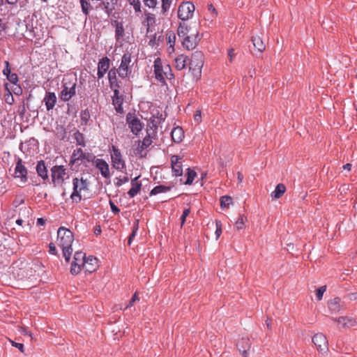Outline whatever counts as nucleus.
I'll return each mask as SVG.
<instances>
[{
	"instance_id": "36",
	"label": "nucleus",
	"mask_w": 357,
	"mask_h": 357,
	"mask_svg": "<svg viewBox=\"0 0 357 357\" xmlns=\"http://www.w3.org/2000/svg\"><path fill=\"white\" fill-rule=\"evenodd\" d=\"M74 139L76 141L77 145L81 146H86V142H85V137L84 135L80 132L79 130H76L74 134Z\"/></svg>"
},
{
	"instance_id": "59",
	"label": "nucleus",
	"mask_w": 357,
	"mask_h": 357,
	"mask_svg": "<svg viewBox=\"0 0 357 357\" xmlns=\"http://www.w3.org/2000/svg\"><path fill=\"white\" fill-rule=\"evenodd\" d=\"M190 213V208L184 209V211L183 212V214H182V215L181 217V226H183L184 225V223L185 222V219L189 215Z\"/></svg>"
},
{
	"instance_id": "18",
	"label": "nucleus",
	"mask_w": 357,
	"mask_h": 357,
	"mask_svg": "<svg viewBox=\"0 0 357 357\" xmlns=\"http://www.w3.org/2000/svg\"><path fill=\"white\" fill-rule=\"evenodd\" d=\"M139 177L140 176H138L131 179L130 183L132 187L128 192V195L130 198L135 197L141 190L142 183L137 181Z\"/></svg>"
},
{
	"instance_id": "9",
	"label": "nucleus",
	"mask_w": 357,
	"mask_h": 357,
	"mask_svg": "<svg viewBox=\"0 0 357 357\" xmlns=\"http://www.w3.org/2000/svg\"><path fill=\"white\" fill-rule=\"evenodd\" d=\"M86 254L83 252H76L74 255V260L71 264L70 273L73 275H77L81 271V266L86 259Z\"/></svg>"
},
{
	"instance_id": "51",
	"label": "nucleus",
	"mask_w": 357,
	"mask_h": 357,
	"mask_svg": "<svg viewBox=\"0 0 357 357\" xmlns=\"http://www.w3.org/2000/svg\"><path fill=\"white\" fill-rule=\"evenodd\" d=\"M138 224H139V223H138V220H137V221H136L135 225H134V227H133V230H132V233L130 234V236H129V237H128V244L129 245H130L131 242H132V241L133 238H134V237L135 236V235H136L137 230V229H138Z\"/></svg>"
},
{
	"instance_id": "61",
	"label": "nucleus",
	"mask_w": 357,
	"mask_h": 357,
	"mask_svg": "<svg viewBox=\"0 0 357 357\" xmlns=\"http://www.w3.org/2000/svg\"><path fill=\"white\" fill-rule=\"evenodd\" d=\"M215 224H216L215 234H216V238H218L219 236H220V234H222V228H221L222 224H221V222L218 221V220L215 221Z\"/></svg>"
},
{
	"instance_id": "60",
	"label": "nucleus",
	"mask_w": 357,
	"mask_h": 357,
	"mask_svg": "<svg viewBox=\"0 0 357 357\" xmlns=\"http://www.w3.org/2000/svg\"><path fill=\"white\" fill-rule=\"evenodd\" d=\"M5 67L3 70V74L8 77L11 73L10 63L8 61H4Z\"/></svg>"
},
{
	"instance_id": "20",
	"label": "nucleus",
	"mask_w": 357,
	"mask_h": 357,
	"mask_svg": "<svg viewBox=\"0 0 357 357\" xmlns=\"http://www.w3.org/2000/svg\"><path fill=\"white\" fill-rule=\"evenodd\" d=\"M158 128L157 121L151 119L147 123L146 135L150 134V138L155 139L157 138Z\"/></svg>"
},
{
	"instance_id": "50",
	"label": "nucleus",
	"mask_w": 357,
	"mask_h": 357,
	"mask_svg": "<svg viewBox=\"0 0 357 357\" xmlns=\"http://www.w3.org/2000/svg\"><path fill=\"white\" fill-rule=\"evenodd\" d=\"M116 181L114 183L116 187H120L121 186L123 183H127L129 181V178L128 176H124L123 178H121V177H116L115 178Z\"/></svg>"
},
{
	"instance_id": "32",
	"label": "nucleus",
	"mask_w": 357,
	"mask_h": 357,
	"mask_svg": "<svg viewBox=\"0 0 357 357\" xmlns=\"http://www.w3.org/2000/svg\"><path fill=\"white\" fill-rule=\"evenodd\" d=\"M188 59V56H184L183 54L178 55L175 59V67L178 70H181L184 69L186 66V61Z\"/></svg>"
},
{
	"instance_id": "38",
	"label": "nucleus",
	"mask_w": 357,
	"mask_h": 357,
	"mask_svg": "<svg viewBox=\"0 0 357 357\" xmlns=\"http://www.w3.org/2000/svg\"><path fill=\"white\" fill-rule=\"evenodd\" d=\"M188 27L185 23H180L177 29V34L179 38H183V40L188 36Z\"/></svg>"
},
{
	"instance_id": "17",
	"label": "nucleus",
	"mask_w": 357,
	"mask_h": 357,
	"mask_svg": "<svg viewBox=\"0 0 357 357\" xmlns=\"http://www.w3.org/2000/svg\"><path fill=\"white\" fill-rule=\"evenodd\" d=\"M236 347L239 352L242 354L243 357H248V351L251 347V344L248 338L243 337L237 342Z\"/></svg>"
},
{
	"instance_id": "57",
	"label": "nucleus",
	"mask_w": 357,
	"mask_h": 357,
	"mask_svg": "<svg viewBox=\"0 0 357 357\" xmlns=\"http://www.w3.org/2000/svg\"><path fill=\"white\" fill-rule=\"evenodd\" d=\"M167 116V114H165V117H163V115L162 113H160L159 111H157L155 114H153V119L155 118L158 119L159 121L158 122V125H159L162 121H165V117Z\"/></svg>"
},
{
	"instance_id": "24",
	"label": "nucleus",
	"mask_w": 357,
	"mask_h": 357,
	"mask_svg": "<svg viewBox=\"0 0 357 357\" xmlns=\"http://www.w3.org/2000/svg\"><path fill=\"white\" fill-rule=\"evenodd\" d=\"M36 169L38 175L40 176L44 181L49 179L47 169L44 160H41L38 161Z\"/></svg>"
},
{
	"instance_id": "63",
	"label": "nucleus",
	"mask_w": 357,
	"mask_h": 357,
	"mask_svg": "<svg viewBox=\"0 0 357 357\" xmlns=\"http://www.w3.org/2000/svg\"><path fill=\"white\" fill-rule=\"evenodd\" d=\"M144 4L149 8H155L157 5V0H144Z\"/></svg>"
},
{
	"instance_id": "5",
	"label": "nucleus",
	"mask_w": 357,
	"mask_h": 357,
	"mask_svg": "<svg viewBox=\"0 0 357 357\" xmlns=\"http://www.w3.org/2000/svg\"><path fill=\"white\" fill-rule=\"evenodd\" d=\"M112 151L111 162L112 168L119 172H123L126 165L120 150L113 145L112 146Z\"/></svg>"
},
{
	"instance_id": "42",
	"label": "nucleus",
	"mask_w": 357,
	"mask_h": 357,
	"mask_svg": "<svg viewBox=\"0 0 357 357\" xmlns=\"http://www.w3.org/2000/svg\"><path fill=\"white\" fill-rule=\"evenodd\" d=\"M185 176L187 178L185 184L191 185L193 182V180L195 179V177L197 176V173L193 169L188 168Z\"/></svg>"
},
{
	"instance_id": "39",
	"label": "nucleus",
	"mask_w": 357,
	"mask_h": 357,
	"mask_svg": "<svg viewBox=\"0 0 357 357\" xmlns=\"http://www.w3.org/2000/svg\"><path fill=\"white\" fill-rule=\"evenodd\" d=\"M152 142L153 141L152 139L150 138V134H149V135H146L142 142V144L137 148V153L148 148L152 144Z\"/></svg>"
},
{
	"instance_id": "23",
	"label": "nucleus",
	"mask_w": 357,
	"mask_h": 357,
	"mask_svg": "<svg viewBox=\"0 0 357 357\" xmlns=\"http://www.w3.org/2000/svg\"><path fill=\"white\" fill-rule=\"evenodd\" d=\"M112 25L115 26V38L116 40L122 39L125 34V29L122 22L114 20L112 22Z\"/></svg>"
},
{
	"instance_id": "22",
	"label": "nucleus",
	"mask_w": 357,
	"mask_h": 357,
	"mask_svg": "<svg viewBox=\"0 0 357 357\" xmlns=\"http://www.w3.org/2000/svg\"><path fill=\"white\" fill-rule=\"evenodd\" d=\"M118 73L117 68L115 67L111 68L108 72V79L109 83V86L111 89H114V87L116 88H120V84L119 82L117 80L116 74Z\"/></svg>"
},
{
	"instance_id": "52",
	"label": "nucleus",
	"mask_w": 357,
	"mask_h": 357,
	"mask_svg": "<svg viewBox=\"0 0 357 357\" xmlns=\"http://www.w3.org/2000/svg\"><path fill=\"white\" fill-rule=\"evenodd\" d=\"M326 290V286H321L317 289L316 296L318 301H321L323 297L324 293Z\"/></svg>"
},
{
	"instance_id": "26",
	"label": "nucleus",
	"mask_w": 357,
	"mask_h": 357,
	"mask_svg": "<svg viewBox=\"0 0 357 357\" xmlns=\"http://www.w3.org/2000/svg\"><path fill=\"white\" fill-rule=\"evenodd\" d=\"M328 307L331 312L336 313L340 312L342 309L340 298L335 297L331 300L328 303Z\"/></svg>"
},
{
	"instance_id": "10",
	"label": "nucleus",
	"mask_w": 357,
	"mask_h": 357,
	"mask_svg": "<svg viewBox=\"0 0 357 357\" xmlns=\"http://www.w3.org/2000/svg\"><path fill=\"white\" fill-rule=\"evenodd\" d=\"M28 170L26 167L22 164V160L17 158L16 166L15 168V177L20 178L21 181H27Z\"/></svg>"
},
{
	"instance_id": "48",
	"label": "nucleus",
	"mask_w": 357,
	"mask_h": 357,
	"mask_svg": "<svg viewBox=\"0 0 357 357\" xmlns=\"http://www.w3.org/2000/svg\"><path fill=\"white\" fill-rule=\"evenodd\" d=\"M165 71L164 72V76L167 79L171 80L174 79V75L172 72V69L169 65H166L165 66Z\"/></svg>"
},
{
	"instance_id": "46",
	"label": "nucleus",
	"mask_w": 357,
	"mask_h": 357,
	"mask_svg": "<svg viewBox=\"0 0 357 357\" xmlns=\"http://www.w3.org/2000/svg\"><path fill=\"white\" fill-rule=\"evenodd\" d=\"M245 220H247V217L244 215H240L239 218L235 222V225L238 230L243 229Z\"/></svg>"
},
{
	"instance_id": "8",
	"label": "nucleus",
	"mask_w": 357,
	"mask_h": 357,
	"mask_svg": "<svg viewBox=\"0 0 357 357\" xmlns=\"http://www.w3.org/2000/svg\"><path fill=\"white\" fill-rule=\"evenodd\" d=\"M52 181L54 185H62L66 175V169L63 165H54L51 169Z\"/></svg>"
},
{
	"instance_id": "40",
	"label": "nucleus",
	"mask_w": 357,
	"mask_h": 357,
	"mask_svg": "<svg viewBox=\"0 0 357 357\" xmlns=\"http://www.w3.org/2000/svg\"><path fill=\"white\" fill-rule=\"evenodd\" d=\"M90 117H91L90 112L87 108L82 110L81 113H80L82 125H83V126L88 125Z\"/></svg>"
},
{
	"instance_id": "7",
	"label": "nucleus",
	"mask_w": 357,
	"mask_h": 357,
	"mask_svg": "<svg viewBox=\"0 0 357 357\" xmlns=\"http://www.w3.org/2000/svg\"><path fill=\"white\" fill-rule=\"evenodd\" d=\"M126 123L131 132L135 135H137L144 128V123L135 116V112L127 114Z\"/></svg>"
},
{
	"instance_id": "28",
	"label": "nucleus",
	"mask_w": 357,
	"mask_h": 357,
	"mask_svg": "<svg viewBox=\"0 0 357 357\" xmlns=\"http://www.w3.org/2000/svg\"><path fill=\"white\" fill-rule=\"evenodd\" d=\"M77 153H79V155L77 157V159H80V160L82 161L86 160L87 162H91L94 164V160L98 159L92 153L86 154L85 153H84L83 150L81 148L77 149Z\"/></svg>"
},
{
	"instance_id": "15",
	"label": "nucleus",
	"mask_w": 357,
	"mask_h": 357,
	"mask_svg": "<svg viewBox=\"0 0 357 357\" xmlns=\"http://www.w3.org/2000/svg\"><path fill=\"white\" fill-rule=\"evenodd\" d=\"M98 260L93 256H89L85 261L82 262V266L85 272L90 273L96 271L98 268Z\"/></svg>"
},
{
	"instance_id": "64",
	"label": "nucleus",
	"mask_w": 357,
	"mask_h": 357,
	"mask_svg": "<svg viewBox=\"0 0 357 357\" xmlns=\"http://www.w3.org/2000/svg\"><path fill=\"white\" fill-rule=\"evenodd\" d=\"M109 206L111 208V211L114 214H118L120 212V209L114 204V203L112 200H109Z\"/></svg>"
},
{
	"instance_id": "34",
	"label": "nucleus",
	"mask_w": 357,
	"mask_h": 357,
	"mask_svg": "<svg viewBox=\"0 0 357 357\" xmlns=\"http://www.w3.org/2000/svg\"><path fill=\"white\" fill-rule=\"evenodd\" d=\"M171 189H172V186H166V185H159L154 187L151 190L150 195L153 196V195H158L159 193L167 192L168 191H170Z\"/></svg>"
},
{
	"instance_id": "11",
	"label": "nucleus",
	"mask_w": 357,
	"mask_h": 357,
	"mask_svg": "<svg viewBox=\"0 0 357 357\" xmlns=\"http://www.w3.org/2000/svg\"><path fill=\"white\" fill-rule=\"evenodd\" d=\"M22 266L13 264L11 266L12 274L13 277L18 280H23L28 278V269L23 263H21Z\"/></svg>"
},
{
	"instance_id": "45",
	"label": "nucleus",
	"mask_w": 357,
	"mask_h": 357,
	"mask_svg": "<svg viewBox=\"0 0 357 357\" xmlns=\"http://www.w3.org/2000/svg\"><path fill=\"white\" fill-rule=\"evenodd\" d=\"M167 38L168 40V43L170 45L169 48H172V50H174V44L176 41V36L173 31H169L167 33Z\"/></svg>"
},
{
	"instance_id": "56",
	"label": "nucleus",
	"mask_w": 357,
	"mask_h": 357,
	"mask_svg": "<svg viewBox=\"0 0 357 357\" xmlns=\"http://www.w3.org/2000/svg\"><path fill=\"white\" fill-rule=\"evenodd\" d=\"M117 70H118L117 73L119 74V77H121V78H125V77H128L129 74L131 73V70H127V69L122 70L121 67H120V66Z\"/></svg>"
},
{
	"instance_id": "30",
	"label": "nucleus",
	"mask_w": 357,
	"mask_h": 357,
	"mask_svg": "<svg viewBox=\"0 0 357 357\" xmlns=\"http://www.w3.org/2000/svg\"><path fill=\"white\" fill-rule=\"evenodd\" d=\"M286 191V187L283 183H279L276 185L275 189L272 192L271 196L273 199L280 198Z\"/></svg>"
},
{
	"instance_id": "53",
	"label": "nucleus",
	"mask_w": 357,
	"mask_h": 357,
	"mask_svg": "<svg viewBox=\"0 0 357 357\" xmlns=\"http://www.w3.org/2000/svg\"><path fill=\"white\" fill-rule=\"evenodd\" d=\"M130 5H132L135 12L141 11V4L139 0H128Z\"/></svg>"
},
{
	"instance_id": "14",
	"label": "nucleus",
	"mask_w": 357,
	"mask_h": 357,
	"mask_svg": "<svg viewBox=\"0 0 357 357\" xmlns=\"http://www.w3.org/2000/svg\"><path fill=\"white\" fill-rule=\"evenodd\" d=\"M154 74L156 79L160 82L162 84H165V77L164 76V72L165 69L163 68L162 65L161 59L157 58L154 61Z\"/></svg>"
},
{
	"instance_id": "47",
	"label": "nucleus",
	"mask_w": 357,
	"mask_h": 357,
	"mask_svg": "<svg viewBox=\"0 0 357 357\" xmlns=\"http://www.w3.org/2000/svg\"><path fill=\"white\" fill-rule=\"evenodd\" d=\"M5 87L7 89V93L5 94V96H4L5 101L6 103H8L9 105H12L14 102V98H13V96L11 92L10 91V90L8 88L7 83L5 84Z\"/></svg>"
},
{
	"instance_id": "35",
	"label": "nucleus",
	"mask_w": 357,
	"mask_h": 357,
	"mask_svg": "<svg viewBox=\"0 0 357 357\" xmlns=\"http://www.w3.org/2000/svg\"><path fill=\"white\" fill-rule=\"evenodd\" d=\"M110 65V60L107 56H104L102 59L99 60V62L98 63V68L100 70L104 71L105 73H107L109 68Z\"/></svg>"
},
{
	"instance_id": "13",
	"label": "nucleus",
	"mask_w": 357,
	"mask_h": 357,
	"mask_svg": "<svg viewBox=\"0 0 357 357\" xmlns=\"http://www.w3.org/2000/svg\"><path fill=\"white\" fill-rule=\"evenodd\" d=\"M96 167L100 172L101 175L105 178H109L111 174L108 163L103 159L98 158L94 160Z\"/></svg>"
},
{
	"instance_id": "31",
	"label": "nucleus",
	"mask_w": 357,
	"mask_h": 357,
	"mask_svg": "<svg viewBox=\"0 0 357 357\" xmlns=\"http://www.w3.org/2000/svg\"><path fill=\"white\" fill-rule=\"evenodd\" d=\"M131 62V53L129 52H126L122 58H121V62L120 64V67H121L122 70H131L129 65Z\"/></svg>"
},
{
	"instance_id": "41",
	"label": "nucleus",
	"mask_w": 357,
	"mask_h": 357,
	"mask_svg": "<svg viewBox=\"0 0 357 357\" xmlns=\"http://www.w3.org/2000/svg\"><path fill=\"white\" fill-rule=\"evenodd\" d=\"M82 13L87 17L93 7L87 0H79Z\"/></svg>"
},
{
	"instance_id": "2",
	"label": "nucleus",
	"mask_w": 357,
	"mask_h": 357,
	"mask_svg": "<svg viewBox=\"0 0 357 357\" xmlns=\"http://www.w3.org/2000/svg\"><path fill=\"white\" fill-rule=\"evenodd\" d=\"M77 79L76 77L63 78L62 81L63 89L59 93L60 99L63 102H68L76 94Z\"/></svg>"
},
{
	"instance_id": "58",
	"label": "nucleus",
	"mask_w": 357,
	"mask_h": 357,
	"mask_svg": "<svg viewBox=\"0 0 357 357\" xmlns=\"http://www.w3.org/2000/svg\"><path fill=\"white\" fill-rule=\"evenodd\" d=\"M79 155V153H77V149L74 150V151L71 155V158H70L69 165H73L75 164L78 160H80V159H77V157Z\"/></svg>"
},
{
	"instance_id": "1",
	"label": "nucleus",
	"mask_w": 357,
	"mask_h": 357,
	"mask_svg": "<svg viewBox=\"0 0 357 357\" xmlns=\"http://www.w3.org/2000/svg\"><path fill=\"white\" fill-rule=\"evenodd\" d=\"M74 241L73 233L63 227L59 228L57 231V244L62 248L63 255L69 262L73 253L72 243Z\"/></svg>"
},
{
	"instance_id": "33",
	"label": "nucleus",
	"mask_w": 357,
	"mask_h": 357,
	"mask_svg": "<svg viewBox=\"0 0 357 357\" xmlns=\"http://www.w3.org/2000/svg\"><path fill=\"white\" fill-rule=\"evenodd\" d=\"M96 9L104 10L105 13L109 15L114 10V6L110 5L109 1H102L98 5L96 6Z\"/></svg>"
},
{
	"instance_id": "29",
	"label": "nucleus",
	"mask_w": 357,
	"mask_h": 357,
	"mask_svg": "<svg viewBox=\"0 0 357 357\" xmlns=\"http://www.w3.org/2000/svg\"><path fill=\"white\" fill-rule=\"evenodd\" d=\"M34 18H36V16L33 15L31 17L28 16V17L24 20L26 23V29L29 32L31 36H36L34 32Z\"/></svg>"
},
{
	"instance_id": "3",
	"label": "nucleus",
	"mask_w": 357,
	"mask_h": 357,
	"mask_svg": "<svg viewBox=\"0 0 357 357\" xmlns=\"http://www.w3.org/2000/svg\"><path fill=\"white\" fill-rule=\"evenodd\" d=\"M204 56L202 52L195 51L191 55L189 62V69L196 79L200 78L202 75V69L204 66Z\"/></svg>"
},
{
	"instance_id": "19",
	"label": "nucleus",
	"mask_w": 357,
	"mask_h": 357,
	"mask_svg": "<svg viewBox=\"0 0 357 357\" xmlns=\"http://www.w3.org/2000/svg\"><path fill=\"white\" fill-rule=\"evenodd\" d=\"M56 94L54 92H46L43 101L45 102L47 111L54 108L56 105Z\"/></svg>"
},
{
	"instance_id": "49",
	"label": "nucleus",
	"mask_w": 357,
	"mask_h": 357,
	"mask_svg": "<svg viewBox=\"0 0 357 357\" xmlns=\"http://www.w3.org/2000/svg\"><path fill=\"white\" fill-rule=\"evenodd\" d=\"M162 1V12L165 14L169 10L172 0H161Z\"/></svg>"
},
{
	"instance_id": "37",
	"label": "nucleus",
	"mask_w": 357,
	"mask_h": 357,
	"mask_svg": "<svg viewBox=\"0 0 357 357\" xmlns=\"http://www.w3.org/2000/svg\"><path fill=\"white\" fill-rule=\"evenodd\" d=\"M113 105L115 107V110L119 114H123V98H117L112 100Z\"/></svg>"
},
{
	"instance_id": "27",
	"label": "nucleus",
	"mask_w": 357,
	"mask_h": 357,
	"mask_svg": "<svg viewBox=\"0 0 357 357\" xmlns=\"http://www.w3.org/2000/svg\"><path fill=\"white\" fill-rule=\"evenodd\" d=\"M252 42L254 47L259 52L261 53L265 50L266 46L261 37L258 36H253L252 37Z\"/></svg>"
},
{
	"instance_id": "25",
	"label": "nucleus",
	"mask_w": 357,
	"mask_h": 357,
	"mask_svg": "<svg viewBox=\"0 0 357 357\" xmlns=\"http://www.w3.org/2000/svg\"><path fill=\"white\" fill-rule=\"evenodd\" d=\"M171 137L175 143H180L184 137V132L181 127L177 126L173 128L171 132Z\"/></svg>"
},
{
	"instance_id": "44",
	"label": "nucleus",
	"mask_w": 357,
	"mask_h": 357,
	"mask_svg": "<svg viewBox=\"0 0 357 357\" xmlns=\"http://www.w3.org/2000/svg\"><path fill=\"white\" fill-rule=\"evenodd\" d=\"M164 40V37L162 34L157 36L156 33L153 36V37L149 41V45L152 47L155 46H158L159 42H162Z\"/></svg>"
},
{
	"instance_id": "54",
	"label": "nucleus",
	"mask_w": 357,
	"mask_h": 357,
	"mask_svg": "<svg viewBox=\"0 0 357 357\" xmlns=\"http://www.w3.org/2000/svg\"><path fill=\"white\" fill-rule=\"evenodd\" d=\"M146 15V22H147V32L149 31V26L150 24L155 23V15L151 13H147Z\"/></svg>"
},
{
	"instance_id": "62",
	"label": "nucleus",
	"mask_w": 357,
	"mask_h": 357,
	"mask_svg": "<svg viewBox=\"0 0 357 357\" xmlns=\"http://www.w3.org/2000/svg\"><path fill=\"white\" fill-rule=\"evenodd\" d=\"M10 342H11L12 346L17 348L22 353H24V347L23 344L17 343L10 340Z\"/></svg>"
},
{
	"instance_id": "16",
	"label": "nucleus",
	"mask_w": 357,
	"mask_h": 357,
	"mask_svg": "<svg viewBox=\"0 0 357 357\" xmlns=\"http://www.w3.org/2000/svg\"><path fill=\"white\" fill-rule=\"evenodd\" d=\"M181 159V158L176 155H174L171 157L172 172L175 176H180L183 174L182 164L179 161Z\"/></svg>"
},
{
	"instance_id": "4",
	"label": "nucleus",
	"mask_w": 357,
	"mask_h": 357,
	"mask_svg": "<svg viewBox=\"0 0 357 357\" xmlns=\"http://www.w3.org/2000/svg\"><path fill=\"white\" fill-rule=\"evenodd\" d=\"M73 191L70 195L73 202L79 203L82 200L81 192L89 190V182L87 179L82 178H74L73 180Z\"/></svg>"
},
{
	"instance_id": "55",
	"label": "nucleus",
	"mask_w": 357,
	"mask_h": 357,
	"mask_svg": "<svg viewBox=\"0 0 357 357\" xmlns=\"http://www.w3.org/2000/svg\"><path fill=\"white\" fill-rule=\"evenodd\" d=\"M6 78L10 83L15 85H17L19 80L18 75L16 73H10Z\"/></svg>"
},
{
	"instance_id": "21",
	"label": "nucleus",
	"mask_w": 357,
	"mask_h": 357,
	"mask_svg": "<svg viewBox=\"0 0 357 357\" xmlns=\"http://www.w3.org/2000/svg\"><path fill=\"white\" fill-rule=\"evenodd\" d=\"M197 38L198 33L195 36H186L182 41L183 46L188 50H193L196 47L198 40H200Z\"/></svg>"
},
{
	"instance_id": "43",
	"label": "nucleus",
	"mask_w": 357,
	"mask_h": 357,
	"mask_svg": "<svg viewBox=\"0 0 357 357\" xmlns=\"http://www.w3.org/2000/svg\"><path fill=\"white\" fill-rule=\"evenodd\" d=\"M220 202L222 208H228L229 205L232 204V198L229 195L222 196Z\"/></svg>"
},
{
	"instance_id": "12",
	"label": "nucleus",
	"mask_w": 357,
	"mask_h": 357,
	"mask_svg": "<svg viewBox=\"0 0 357 357\" xmlns=\"http://www.w3.org/2000/svg\"><path fill=\"white\" fill-rule=\"evenodd\" d=\"M312 342L319 351H325L328 350V340L324 334H315L312 337Z\"/></svg>"
},
{
	"instance_id": "6",
	"label": "nucleus",
	"mask_w": 357,
	"mask_h": 357,
	"mask_svg": "<svg viewBox=\"0 0 357 357\" xmlns=\"http://www.w3.org/2000/svg\"><path fill=\"white\" fill-rule=\"evenodd\" d=\"M195 9V5L192 2L183 1L178 6V17L182 21L188 20L192 17Z\"/></svg>"
}]
</instances>
